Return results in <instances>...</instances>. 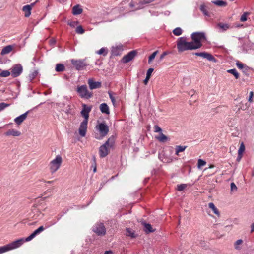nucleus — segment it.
I'll return each mask as SVG.
<instances>
[{
	"instance_id": "nucleus-32",
	"label": "nucleus",
	"mask_w": 254,
	"mask_h": 254,
	"mask_svg": "<svg viewBox=\"0 0 254 254\" xmlns=\"http://www.w3.org/2000/svg\"><path fill=\"white\" fill-rule=\"evenodd\" d=\"M38 74V71L37 70H34L29 74L28 80L30 81H32L37 76Z\"/></svg>"
},
{
	"instance_id": "nucleus-59",
	"label": "nucleus",
	"mask_w": 254,
	"mask_h": 254,
	"mask_svg": "<svg viewBox=\"0 0 254 254\" xmlns=\"http://www.w3.org/2000/svg\"><path fill=\"white\" fill-rule=\"evenodd\" d=\"M129 5H130V6L131 7H133V6H134V4H133V2H130V3H129Z\"/></svg>"
},
{
	"instance_id": "nucleus-52",
	"label": "nucleus",
	"mask_w": 254,
	"mask_h": 254,
	"mask_svg": "<svg viewBox=\"0 0 254 254\" xmlns=\"http://www.w3.org/2000/svg\"><path fill=\"white\" fill-rule=\"evenodd\" d=\"M151 1L150 0H144L143 1H141L140 2L139 4L141 5H142L143 4H147V3H149L150 2H151Z\"/></svg>"
},
{
	"instance_id": "nucleus-12",
	"label": "nucleus",
	"mask_w": 254,
	"mask_h": 254,
	"mask_svg": "<svg viewBox=\"0 0 254 254\" xmlns=\"http://www.w3.org/2000/svg\"><path fill=\"white\" fill-rule=\"evenodd\" d=\"M88 121H83L79 126V133L81 137H85L87 130Z\"/></svg>"
},
{
	"instance_id": "nucleus-27",
	"label": "nucleus",
	"mask_w": 254,
	"mask_h": 254,
	"mask_svg": "<svg viewBox=\"0 0 254 254\" xmlns=\"http://www.w3.org/2000/svg\"><path fill=\"white\" fill-rule=\"evenodd\" d=\"M209 207L212 210L213 212L217 215V216L220 215V213L217 209V208L215 207L214 204L212 202H210L208 204Z\"/></svg>"
},
{
	"instance_id": "nucleus-16",
	"label": "nucleus",
	"mask_w": 254,
	"mask_h": 254,
	"mask_svg": "<svg viewBox=\"0 0 254 254\" xmlns=\"http://www.w3.org/2000/svg\"><path fill=\"white\" fill-rule=\"evenodd\" d=\"M71 62L77 70H80L86 65L85 63L81 60H72Z\"/></svg>"
},
{
	"instance_id": "nucleus-15",
	"label": "nucleus",
	"mask_w": 254,
	"mask_h": 254,
	"mask_svg": "<svg viewBox=\"0 0 254 254\" xmlns=\"http://www.w3.org/2000/svg\"><path fill=\"white\" fill-rule=\"evenodd\" d=\"M88 84L90 89L91 90L99 88L101 86V83L100 82H95L91 78L88 79Z\"/></svg>"
},
{
	"instance_id": "nucleus-9",
	"label": "nucleus",
	"mask_w": 254,
	"mask_h": 254,
	"mask_svg": "<svg viewBox=\"0 0 254 254\" xmlns=\"http://www.w3.org/2000/svg\"><path fill=\"white\" fill-rule=\"evenodd\" d=\"M23 71V68L20 64H16L11 68V73L13 77L19 76Z\"/></svg>"
},
{
	"instance_id": "nucleus-11",
	"label": "nucleus",
	"mask_w": 254,
	"mask_h": 254,
	"mask_svg": "<svg viewBox=\"0 0 254 254\" xmlns=\"http://www.w3.org/2000/svg\"><path fill=\"white\" fill-rule=\"evenodd\" d=\"M136 52L134 50L129 52L128 54L125 55L122 59V62L123 63H127L132 60L136 56Z\"/></svg>"
},
{
	"instance_id": "nucleus-51",
	"label": "nucleus",
	"mask_w": 254,
	"mask_h": 254,
	"mask_svg": "<svg viewBox=\"0 0 254 254\" xmlns=\"http://www.w3.org/2000/svg\"><path fill=\"white\" fill-rule=\"evenodd\" d=\"M109 97H110V99L112 101V102L113 103V105L115 104V98L114 97V96L112 95V94H111V93L110 92H109Z\"/></svg>"
},
{
	"instance_id": "nucleus-45",
	"label": "nucleus",
	"mask_w": 254,
	"mask_h": 254,
	"mask_svg": "<svg viewBox=\"0 0 254 254\" xmlns=\"http://www.w3.org/2000/svg\"><path fill=\"white\" fill-rule=\"evenodd\" d=\"M187 187V184H182L177 186V190L178 191H182L185 189Z\"/></svg>"
},
{
	"instance_id": "nucleus-50",
	"label": "nucleus",
	"mask_w": 254,
	"mask_h": 254,
	"mask_svg": "<svg viewBox=\"0 0 254 254\" xmlns=\"http://www.w3.org/2000/svg\"><path fill=\"white\" fill-rule=\"evenodd\" d=\"M253 96H254V93H253V91H251L250 93L249 97V99H248V101L250 102H252Z\"/></svg>"
},
{
	"instance_id": "nucleus-28",
	"label": "nucleus",
	"mask_w": 254,
	"mask_h": 254,
	"mask_svg": "<svg viewBox=\"0 0 254 254\" xmlns=\"http://www.w3.org/2000/svg\"><path fill=\"white\" fill-rule=\"evenodd\" d=\"M245 149V146L243 142L241 143L240 148L238 150V159H240L242 158L243 153L244 152Z\"/></svg>"
},
{
	"instance_id": "nucleus-31",
	"label": "nucleus",
	"mask_w": 254,
	"mask_h": 254,
	"mask_svg": "<svg viewBox=\"0 0 254 254\" xmlns=\"http://www.w3.org/2000/svg\"><path fill=\"white\" fill-rule=\"evenodd\" d=\"M200 10L205 16H209V13L207 11L206 5L204 4H202L200 5Z\"/></svg>"
},
{
	"instance_id": "nucleus-61",
	"label": "nucleus",
	"mask_w": 254,
	"mask_h": 254,
	"mask_svg": "<svg viewBox=\"0 0 254 254\" xmlns=\"http://www.w3.org/2000/svg\"><path fill=\"white\" fill-rule=\"evenodd\" d=\"M241 108H242L243 110H246V108H246V107H241Z\"/></svg>"
},
{
	"instance_id": "nucleus-53",
	"label": "nucleus",
	"mask_w": 254,
	"mask_h": 254,
	"mask_svg": "<svg viewBox=\"0 0 254 254\" xmlns=\"http://www.w3.org/2000/svg\"><path fill=\"white\" fill-rule=\"evenodd\" d=\"M150 77H148L147 76H146L145 79L143 81V83H144L145 85H147V83L148 82V81L150 79Z\"/></svg>"
},
{
	"instance_id": "nucleus-60",
	"label": "nucleus",
	"mask_w": 254,
	"mask_h": 254,
	"mask_svg": "<svg viewBox=\"0 0 254 254\" xmlns=\"http://www.w3.org/2000/svg\"><path fill=\"white\" fill-rule=\"evenodd\" d=\"M214 166L213 165H211L210 166H209V168H214Z\"/></svg>"
},
{
	"instance_id": "nucleus-14",
	"label": "nucleus",
	"mask_w": 254,
	"mask_h": 254,
	"mask_svg": "<svg viewBox=\"0 0 254 254\" xmlns=\"http://www.w3.org/2000/svg\"><path fill=\"white\" fill-rule=\"evenodd\" d=\"M195 55L201 57L203 58L207 59L209 61H212L214 62H216V59L211 54H209L207 52H197L194 54Z\"/></svg>"
},
{
	"instance_id": "nucleus-36",
	"label": "nucleus",
	"mask_w": 254,
	"mask_h": 254,
	"mask_svg": "<svg viewBox=\"0 0 254 254\" xmlns=\"http://www.w3.org/2000/svg\"><path fill=\"white\" fill-rule=\"evenodd\" d=\"M182 30L180 27L176 28L173 30V33L176 36H180L182 34Z\"/></svg>"
},
{
	"instance_id": "nucleus-37",
	"label": "nucleus",
	"mask_w": 254,
	"mask_h": 254,
	"mask_svg": "<svg viewBox=\"0 0 254 254\" xmlns=\"http://www.w3.org/2000/svg\"><path fill=\"white\" fill-rule=\"evenodd\" d=\"M10 75V72L8 70H3L0 72V76L6 77Z\"/></svg>"
},
{
	"instance_id": "nucleus-19",
	"label": "nucleus",
	"mask_w": 254,
	"mask_h": 254,
	"mask_svg": "<svg viewBox=\"0 0 254 254\" xmlns=\"http://www.w3.org/2000/svg\"><path fill=\"white\" fill-rule=\"evenodd\" d=\"M4 134L6 136H19L21 135V132L19 131L12 129L8 130Z\"/></svg>"
},
{
	"instance_id": "nucleus-10",
	"label": "nucleus",
	"mask_w": 254,
	"mask_h": 254,
	"mask_svg": "<svg viewBox=\"0 0 254 254\" xmlns=\"http://www.w3.org/2000/svg\"><path fill=\"white\" fill-rule=\"evenodd\" d=\"M83 109L81 112L82 116L84 117V121H88L89 114L90 112L92 107L88 106L86 104L82 105Z\"/></svg>"
},
{
	"instance_id": "nucleus-38",
	"label": "nucleus",
	"mask_w": 254,
	"mask_h": 254,
	"mask_svg": "<svg viewBox=\"0 0 254 254\" xmlns=\"http://www.w3.org/2000/svg\"><path fill=\"white\" fill-rule=\"evenodd\" d=\"M206 164V161L199 159L198 160V163H197V167L198 169H201V167L205 165Z\"/></svg>"
},
{
	"instance_id": "nucleus-17",
	"label": "nucleus",
	"mask_w": 254,
	"mask_h": 254,
	"mask_svg": "<svg viewBox=\"0 0 254 254\" xmlns=\"http://www.w3.org/2000/svg\"><path fill=\"white\" fill-rule=\"evenodd\" d=\"M34 4L35 3H33L30 5H27L23 7L22 10L24 12V16L26 17H28L31 15V11Z\"/></svg>"
},
{
	"instance_id": "nucleus-49",
	"label": "nucleus",
	"mask_w": 254,
	"mask_h": 254,
	"mask_svg": "<svg viewBox=\"0 0 254 254\" xmlns=\"http://www.w3.org/2000/svg\"><path fill=\"white\" fill-rule=\"evenodd\" d=\"M153 70L154 69L152 68H149L148 69V70L147 71L146 76H147L148 77H150L151 75V74H152V72L153 71Z\"/></svg>"
},
{
	"instance_id": "nucleus-63",
	"label": "nucleus",
	"mask_w": 254,
	"mask_h": 254,
	"mask_svg": "<svg viewBox=\"0 0 254 254\" xmlns=\"http://www.w3.org/2000/svg\"><path fill=\"white\" fill-rule=\"evenodd\" d=\"M142 7L141 6H138V7L137 8V9L141 8Z\"/></svg>"
},
{
	"instance_id": "nucleus-13",
	"label": "nucleus",
	"mask_w": 254,
	"mask_h": 254,
	"mask_svg": "<svg viewBox=\"0 0 254 254\" xmlns=\"http://www.w3.org/2000/svg\"><path fill=\"white\" fill-rule=\"evenodd\" d=\"M40 232L38 230V229L35 230L31 235H30L28 237H27L26 239L20 238L19 239H17L15 241H20V244L19 245V247H20L24 242H28L31 241L32 239H33L36 235L39 234Z\"/></svg>"
},
{
	"instance_id": "nucleus-64",
	"label": "nucleus",
	"mask_w": 254,
	"mask_h": 254,
	"mask_svg": "<svg viewBox=\"0 0 254 254\" xmlns=\"http://www.w3.org/2000/svg\"><path fill=\"white\" fill-rule=\"evenodd\" d=\"M69 24L70 26H74L73 24H72V23H69Z\"/></svg>"
},
{
	"instance_id": "nucleus-29",
	"label": "nucleus",
	"mask_w": 254,
	"mask_h": 254,
	"mask_svg": "<svg viewBox=\"0 0 254 254\" xmlns=\"http://www.w3.org/2000/svg\"><path fill=\"white\" fill-rule=\"evenodd\" d=\"M126 231L127 236L130 237L132 238H134L136 237V235L135 234V231L134 230H132L130 228H127Z\"/></svg>"
},
{
	"instance_id": "nucleus-43",
	"label": "nucleus",
	"mask_w": 254,
	"mask_h": 254,
	"mask_svg": "<svg viewBox=\"0 0 254 254\" xmlns=\"http://www.w3.org/2000/svg\"><path fill=\"white\" fill-rule=\"evenodd\" d=\"M84 30L83 29V27L81 26H77L76 29V32L78 34H83L84 33Z\"/></svg>"
},
{
	"instance_id": "nucleus-8",
	"label": "nucleus",
	"mask_w": 254,
	"mask_h": 254,
	"mask_svg": "<svg viewBox=\"0 0 254 254\" xmlns=\"http://www.w3.org/2000/svg\"><path fill=\"white\" fill-rule=\"evenodd\" d=\"M93 231L98 235H105L106 232V228L103 223L96 224L93 227Z\"/></svg>"
},
{
	"instance_id": "nucleus-1",
	"label": "nucleus",
	"mask_w": 254,
	"mask_h": 254,
	"mask_svg": "<svg viewBox=\"0 0 254 254\" xmlns=\"http://www.w3.org/2000/svg\"><path fill=\"white\" fill-rule=\"evenodd\" d=\"M115 137L114 135L110 136L104 144L99 148V155L101 157H105L109 153L111 149L114 146Z\"/></svg>"
},
{
	"instance_id": "nucleus-42",
	"label": "nucleus",
	"mask_w": 254,
	"mask_h": 254,
	"mask_svg": "<svg viewBox=\"0 0 254 254\" xmlns=\"http://www.w3.org/2000/svg\"><path fill=\"white\" fill-rule=\"evenodd\" d=\"M121 50H122V46H119V47H114L113 48V50H112V51H113V53H114L115 55H118V50H119V51H121Z\"/></svg>"
},
{
	"instance_id": "nucleus-30",
	"label": "nucleus",
	"mask_w": 254,
	"mask_h": 254,
	"mask_svg": "<svg viewBox=\"0 0 254 254\" xmlns=\"http://www.w3.org/2000/svg\"><path fill=\"white\" fill-rule=\"evenodd\" d=\"M217 26L222 29V31H226L230 28V25L227 23H219Z\"/></svg>"
},
{
	"instance_id": "nucleus-34",
	"label": "nucleus",
	"mask_w": 254,
	"mask_h": 254,
	"mask_svg": "<svg viewBox=\"0 0 254 254\" xmlns=\"http://www.w3.org/2000/svg\"><path fill=\"white\" fill-rule=\"evenodd\" d=\"M55 70L57 72H62L65 70V67L63 64H57L56 65Z\"/></svg>"
},
{
	"instance_id": "nucleus-18",
	"label": "nucleus",
	"mask_w": 254,
	"mask_h": 254,
	"mask_svg": "<svg viewBox=\"0 0 254 254\" xmlns=\"http://www.w3.org/2000/svg\"><path fill=\"white\" fill-rule=\"evenodd\" d=\"M29 112V111H28L24 114L15 118L14 121L15 123L18 125L21 124L26 119Z\"/></svg>"
},
{
	"instance_id": "nucleus-55",
	"label": "nucleus",
	"mask_w": 254,
	"mask_h": 254,
	"mask_svg": "<svg viewBox=\"0 0 254 254\" xmlns=\"http://www.w3.org/2000/svg\"><path fill=\"white\" fill-rule=\"evenodd\" d=\"M37 229L39 231V232L40 233H41L44 230V228L42 226H41L39 227Z\"/></svg>"
},
{
	"instance_id": "nucleus-26",
	"label": "nucleus",
	"mask_w": 254,
	"mask_h": 254,
	"mask_svg": "<svg viewBox=\"0 0 254 254\" xmlns=\"http://www.w3.org/2000/svg\"><path fill=\"white\" fill-rule=\"evenodd\" d=\"M156 138L161 142H165L168 139L167 137L163 134L162 132L160 133L159 136L156 137Z\"/></svg>"
},
{
	"instance_id": "nucleus-3",
	"label": "nucleus",
	"mask_w": 254,
	"mask_h": 254,
	"mask_svg": "<svg viewBox=\"0 0 254 254\" xmlns=\"http://www.w3.org/2000/svg\"><path fill=\"white\" fill-rule=\"evenodd\" d=\"M191 38L195 49L201 48L202 46V42L206 40L205 34L202 32L192 33L191 35Z\"/></svg>"
},
{
	"instance_id": "nucleus-39",
	"label": "nucleus",
	"mask_w": 254,
	"mask_h": 254,
	"mask_svg": "<svg viewBox=\"0 0 254 254\" xmlns=\"http://www.w3.org/2000/svg\"><path fill=\"white\" fill-rule=\"evenodd\" d=\"M96 53L99 55H103L105 56L107 54V50L105 48H102L96 52Z\"/></svg>"
},
{
	"instance_id": "nucleus-44",
	"label": "nucleus",
	"mask_w": 254,
	"mask_h": 254,
	"mask_svg": "<svg viewBox=\"0 0 254 254\" xmlns=\"http://www.w3.org/2000/svg\"><path fill=\"white\" fill-rule=\"evenodd\" d=\"M10 106L9 104H7L5 103H0V112L4 110L6 107H8Z\"/></svg>"
},
{
	"instance_id": "nucleus-21",
	"label": "nucleus",
	"mask_w": 254,
	"mask_h": 254,
	"mask_svg": "<svg viewBox=\"0 0 254 254\" xmlns=\"http://www.w3.org/2000/svg\"><path fill=\"white\" fill-rule=\"evenodd\" d=\"M142 224L144 227V231L146 233L153 232L155 231V230L152 228L151 225L150 224L144 222L142 223Z\"/></svg>"
},
{
	"instance_id": "nucleus-6",
	"label": "nucleus",
	"mask_w": 254,
	"mask_h": 254,
	"mask_svg": "<svg viewBox=\"0 0 254 254\" xmlns=\"http://www.w3.org/2000/svg\"><path fill=\"white\" fill-rule=\"evenodd\" d=\"M20 242V241H14L5 245L0 247V254H2L19 248V245L21 244Z\"/></svg>"
},
{
	"instance_id": "nucleus-33",
	"label": "nucleus",
	"mask_w": 254,
	"mask_h": 254,
	"mask_svg": "<svg viewBox=\"0 0 254 254\" xmlns=\"http://www.w3.org/2000/svg\"><path fill=\"white\" fill-rule=\"evenodd\" d=\"M187 148L186 146H181V145H178L176 146V153L175 154L177 155H179V153L180 152H182L184 151L186 148Z\"/></svg>"
},
{
	"instance_id": "nucleus-2",
	"label": "nucleus",
	"mask_w": 254,
	"mask_h": 254,
	"mask_svg": "<svg viewBox=\"0 0 254 254\" xmlns=\"http://www.w3.org/2000/svg\"><path fill=\"white\" fill-rule=\"evenodd\" d=\"M177 47L179 52L187 50H195L192 41L188 42L186 37H181L178 39Z\"/></svg>"
},
{
	"instance_id": "nucleus-40",
	"label": "nucleus",
	"mask_w": 254,
	"mask_h": 254,
	"mask_svg": "<svg viewBox=\"0 0 254 254\" xmlns=\"http://www.w3.org/2000/svg\"><path fill=\"white\" fill-rule=\"evenodd\" d=\"M158 51H156L154 52L148 58V63H150L155 58V56H156L157 54L158 53Z\"/></svg>"
},
{
	"instance_id": "nucleus-25",
	"label": "nucleus",
	"mask_w": 254,
	"mask_h": 254,
	"mask_svg": "<svg viewBox=\"0 0 254 254\" xmlns=\"http://www.w3.org/2000/svg\"><path fill=\"white\" fill-rule=\"evenodd\" d=\"M12 50V47L10 45L4 47L1 51V55H3L9 53Z\"/></svg>"
},
{
	"instance_id": "nucleus-20",
	"label": "nucleus",
	"mask_w": 254,
	"mask_h": 254,
	"mask_svg": "<svg viewBox=\"0 0 254 254\" xmlns=\"http://www.w3.org/2000/svg\"><path fill=\"white\" fill-rule=\"evenodd\" d=\"M100 110L101 112L107 115H109L110 114V111L108 106L106 103H102L100 105Z\"/></svg>"
},
{
	"instance_id": "nucleus-4",
	"label": "nucleus",
	"mask_w": 254,
	"mask_h": 254,
	"mask_svg": "<svg viewBox=\"0 0 254 254\" xmlns=\"http://www.w3.org/2000/svg\"><path fill=\"white\" fill-rule=\"evenodd\" d=\"M95 129L98 133H95V137L98 140H101L104 138L109 131L108 126L104 122L97 124L95 127Z\"/></svg>"
},
{
	"instance_id": "nucleus-5",
	"label": "nucleus",
	"mask_w": 254,
	"mask_h": 254,
	"mask_svg": "<svg viewBox=\"0 0 254 254\" xmlns=\"http://www.w3.org/2000/svg\"><path fill=\"white\" fill-rule=\"evenodd\" d=\"M62 163V158L60 155L56 156L49 163V170L52 174L56 172L61 167Z\"/></svg>"
},
{
	"instance_id": "nucleus-23",
	"label": "nucleus",
	"mask_w": 254,
	"mask_h": 254,
	"mask_svg": "<svg viewBox=\"0 0 254 254\" xmlns=\"http://www.w3.org/2000/svg\"><path fill=\"white\" fill-rule=\"evenodd\" d=\"M243 241L242 239H239V240H237L234 244L235 249H236V250H238V251L241 250V249H242L241 246L243 244Z\"/></svg>"
},
{
	"instance_id": "nucleus-57",
	"label": "nucleus",
	"mask_w": 254,
	"mask_h": 254,
	"mask_svg": "<svg viewBox=\"0 0 254 254\" xmlns=\"http://www.w3.org/2000/svg\"><path fill=\"white\" fill-rule=\"evenodd\" d=\"M251 232H253V231H254V223H252L251 226Z\"/></svg>"
},
{
	"instance_id": "nucleus-62",
	"label": "nucleus",
	"mask_w": 254,
	"mask_h": 254,
	"mask_svg": "<svg viewBox=\"0 0 254 254\" xmlns=\"http://www.w3.org/2000/svg\"><path fill=\"white\" fill-rule=\"evenodd\" d=\"M93 171L94 172H96V167H94Z\"/></svg>"
},
{
	"instance_id": "nucleus-41",
	"label": "nucleus",
	"mask_w": 254,
	"mask_h": 254,
	"mask_svg": "<svg viewBox=\"0 0 254 254\" xmlns=\"http://www.w3.org/2000/svg\"><path fill=\"white\" fill-rule=\"evenodd\" d=\"M249 15V13L245 12L240 18V20L242 22H245L247 20V17Z\"/></svg>"
},
{
	"instance_id": "nucleus-22",
	"label": "nucleus",
	"mask_w": 254,
	"mask_h": 254,
	"mask_svg": "<svg viewBox=\"0 0 254 254\" xmlns=\"http://www.w3.org/2000/svg\"><path fill=\"white\" fill-rule=\"evenodd\" d=\"M72 11L74 15H79L82 12L83 10L79 5H77L73 7Z\"/></svg>"
},
{
	"instance_id": "nucleus-54",
	"label": "nucleus",
	"mask_w": 254,
	"mask_h": 254,
	"mask_svg": "<svg viewBox=\"0 0 254 254\" xmlns=\"http://www.w3.org/2000/svg\"><path fill=\"white\" fill-rule=\"evenodd\" d=\"M167 52H164L161 55L160 57V59L161 60L162 59H163L164 57L167 55Z\"/></svg>"
},
{
	"instance_id": "nucleus-46",
	"label": "nucleus",
	"mask_w": 254,
	"mask_h": 254,
	"mask_svg": "<svg viewBox=\"0 0 254 254\" xmlns=\"http://www.w3.org/2000/svg\"><path fill=\"white\" fill-rule=\"evenodd\" d=\"M237 190V187L234 183L232 182L231 183V191H236Z\"/></svg>"
},
{
	"instance_id": "nucleus-56",
	"label": "nucleus",
	"mask_w": 254,
	"mask_h": 254,
	"mask_svg": "<svg viewBox=\"0 0 254 254\" xmlns=\"http://www.w3.org/2000/svg\"><path fill=\"white\" fill-rule=\"evenodd\" d=\"M104 254H113V252L112 251H106Z\"/></svg>"
},
{
	"instance_id": "nucleus-7",
	"label": "nucleus",
	"mask_w": 254,
	"mask_h": 254,
	"mask_svg": "<svg viewBox=\"0 0 254 254\" xmlns=\"http://www.w3.org/2000/svg\"><path fill=\"white\" fill-rule=\"evenodd\" d=\"M77 92L82 98L89 99L92 96V93L88 91L85 85L78 86Z\"/></svg>"
},
{
	"instance_id": "nucleus-48",
	"label": "nucleus",
	"mask_w": 254,
	"mask_h": 254,
	"mask_svg": "<svg viewBox=\"0 0 254 254\" xmlns=\"http://www.w3.org/2000/svg\"><path fill=\"white\" fill-rule=\"evenodd\" d=\"M236 65L237 66V67L240 69H242L244 67V65L241 63V62L238 61L237 63H236Z\"/></svg>"
},
{
	"instance_id": "nucleus-47",
	"label": "nucleus",
	"mask_w": 254,
	"mask_h": 254,
	"mask_svg": "<svg viewBox=\"0 0 254 254\" xmlns=\"http://www.w3.org/2000/svg\"><path fill=\"white\" fill-rule=\"evenodd\" d=\"M154 132H162V129L157 125L154 126Z\"/></svg>"
},
{
	"instance_id": "nucleus-35",
	"label": "nucleus",
	"mask_w": 254,
	"mask_h": 254,
	"mask_svg": "<svg viewBox=\"0 0 254 254\" xmlns=\"http://www.w3.org/2000/svg\"><path fill=\"white\" fill-rule=\"evenodd\" d=\"M227 72L233 74L236 79H238L239 78V74L236 69L234 68L228 70Z\"/></svg>"
},
{
	"instance_id": "nucleus-24",
	"label": "nucleus",
	"mask_w": 254,
	"mask_h": 254,
	"mask_svg": "<svg viewBox=\"0 0 254 254\" xmlns=\"http://www.w3.org/2000/svg\"><path fill=\"white\" fill-rule=\"evenodd\" d=\"M212 3H213L216 5L221 7H225L227 5V3L226 1L220 0H216L212 1Z\"/></svg>"
},
{
	"instance_id": "nucleus-58",
	"label": "nucleus",
	"mask_w": 254,
	"mask_h": 254,
	"mask_svg": "<svg viewBox=\"0 0 254 254\" xmlns=\"http://www.w3.org/2000/svg\"><path fill=\"white\" fill-rule=\"evenodd\" d=\"M53 182H54V181H48L46 182V183L49 184H51L53 183Z\"/></svg>"
}]
</instances>
